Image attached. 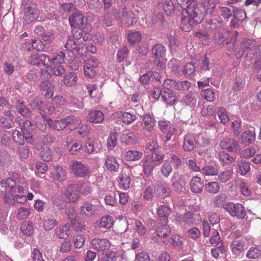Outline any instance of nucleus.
Wrapping results in <instances>:
<instances>
[{
    "label": "nucleus",
    "instance_id": "nucleus-55",
    "mask_svg": "<svg viewBox=\"0 0 261 261\" xmlns=\"http://www.w3.org/2000/svg\"><path fill=\"white\" fill-rule=\"evenodd\" d=\"M205 190L209 193L217 194L220 190L219 184L216 181L209 182L205 186Z\"/></svg>",
    "mask_w": 261,
    "mask_h": 261
},
{
    "label": "nucleus",
    "instance_id": "nucleus-9",
    "mask_svg": "<svg viewBox=\"0 0 261 261\" xmlns=\"http://www.w3.org/2000/svg\"><path fill=\"white\" fill-rule=\"evenodd\" d=\"M36 35L41 37L42 39L48 43H51L55 40L54 32L42 26L37 27L34 31Z\"/></svg>",
    "mask_w": 261,
    "mask_h": 261
},
{
    "label": "nucleus",
    "instance_id": "nucleus-53",
    "mask_svg": "<svg viewBox=\"0 0 261 261\" xmlns=\"http://www.w3.org/2000/svg\"><path fill=\"white\" fill-rule=\"evenodd\" d=\"M17 153L21 160L26 159L29 156V147L24 145H19L17 148Z\"/></svg>",
    "mask_w": 261,
    "mask_h": 261
},
{
    "label": "nucleus",
    "instance_id": "nucleus-1",
    "mask_svg": "<svg viewBox=\"0 0 261 261\" xmlns=\"http://www.w3.org/2000/svg\"><path fill=\"white\" fill-rule=\"evenodd\" d=\"M219 3L220 0H203L202 5L191 3L182 14L181 29L185 32L190 31L193 27L201 22L204 12L211 14Z\"/></svg>",
    "mask_w": 261,
    "mask_h": 261
},
{
    "label": "nucleus",
    "instance_id": "nucleus-63",
    "mask_svg": "<svg viewBox=\"0 0 261 261\" xmlns=\"http://www.w3.org/2000/svg\"><path fill=\"white\" fill-rule=\"evenodd\" d=\"M256 152L254 147H250L243 150L240 153L241 158L249 159Z\"/></svg>",
    "mask_w": 261,
    "mask_h": 261
},
{
    "label": "nucleus",
    "instance_id": "nucleus-11",
    "mask_svg": "<svg viewBox=\"0 0 261 261\" xmlns=\"http://www.w3.org/2000/svg\"><path fill=\"white\" fill-rule=\"evenodd\" d=\"M69 21L71 28L77 26H84L87 23V18L85 17L82 12L76 10L69 17Z\"/></svg>",
    "mask_w": 261,
    "mask_h": 261
},
{
    "label": "nucleus",
    "instance_id": "nucleus-54",
    "mask_svg": "<svg viewBox=\"0 0 261 261\" xmlns=\"http://www.w3.org/2000/svg\"><path fill=\"white\" fill-rule=\"evenodd\" d=\"M118 137V133L117 132L111 133L109 136L107 140L108 148L112 150L117 144V137Z\"/></svg>",
    "mask_w": 261,
    "mask_h": 261
},
{
    "label": "nucleus",
    "instance_id": "nucleus-25",
    "mask_svg": "<svg viewBox=\"0 0 261 261\" xmlns=\"http://www.w3.org/2000/svg\"><path fill=\"white\" fill-rule=\"evenodd\" d=\"M190 188L194 193H201L203 188V184L201 182V178L197 176L193 177L190 182Z\"/></svg>",
    "mask_w": 261,
    "mask_h": 261
},
{
    "label": "nucleus",
    "instance_id": "nucleus-42",
    "mask_svg": "<svg viewBox=\"0 0 261 261\" xmlns=\"http://www.w3.org/2000/svg\"><path fill=\"white\" fill-rule=\"evenodd\" d=\"M141 39L142 35L139 31H130L127 34V40L131 45L140 41Z\"/></svg>",
    "mask_w": 261,
    "mask_h": 261
},
{
    "label": "nucleus",
    "instance_id": "nucleus-20",
    "mask_svg": "<svg viewBox=\"0 0 261 261\" xmlns=\"http://www.w3.org/2000/svg\"><path fill=\"white\" fill-rule=\"evenodd\" d=\"M162 98L167 105L172 106L176 101V95L172 91L167 87H164Z\"/></svg>",
    "mask_w": 261,
    "mask_h": 261
},
{
    "label": "nucleus",
    "instance_id": "nucleus-22",
    "mask_svg": "<svg viewBox=\"0 0 261 261\" xmlns=\"http://www.w3.org/2000/svg\"><path fill=\"white\" fill-rule=\"evenodd\" d=\"M182 173H179L178 172H175L172 178L185 186L189 181L192 172L185 169L182 170Z\"/></svg>",
    "mask_w": 261,
    "mask_h": 261
},
{
    "label": "nucleus",
    "instance_id": "nucleus-51",
    "mask_svg": "<svg viewBox=\"0 0 261 261\" xmlns=\"http://www.w3.org/2000/svg\"><path fill=\"white\" fill-rule=\"evenodd\" d=\"M261 255V251L256 246L250 247L246 254V257L250 259L258 258Z\"/></svg>",
    "mask_w": 261,
    "mask_h": 261
},
{
    "label": "nucleus",
    "instance_id": "nucleus-10",
    "mask_svg": "<svg viewBox=\"0 0 261 261\" xmlns=\"http://www.w3.org/2000/svg\"><path fill=\"white\" fill-rule=\"evenodd\" d=\"M256 133L255 128L252 127L250 129L243 132L241 135L240 141L244 146H249L255 140Z\"/></svg>",
    "mask_w": 261,
    "mask_h": 261
},
{
    "label": "nucleus",
    "instance_id": "nucleus-18",
    "mask_svg": "<svg viewBox=\"0 0 261 261\" xmlns=\"http://www.w3.org/2000/svg\"><path fill=\"white\" fill-rule=\"evenodd\" d=\"M39 14V11L35 7H28L25 8L23 19L27 23L34 21Z\"/></svg>",
    "mask_w": 261,
    "mask_h": 261
},
{
    "label": "nucleus",
    "instance_id": "nucleus-44",
    "mask_svg": "<svg viewBox=\"0 0 261 261\" xmlns=\"http://www.w3.org/2000/svg\"><path fill=\"white\" fill-rule=\"evenodd\" d=\"M24 136L25 135L22 132L17 129L14 130L12 133V138L14 142L19 145H24Z\"/></svg>",
    "mask_w": 261,
    "mask_h": 261
},
{
    "label": "nucleus",
    "instance_id": "nucleus-24",
    "mask_svg": "<svg viewBox=\"0 0 261 261\" xmlns=\"http://www.w3.org/2000/svg\"><path fill=\"white\" fill-rule=\"evenodd\" d=\"M155 119L149 114H145L143 116L142 126L143 128L149 132H151L155 125Z\"/></svg>",
    "mask_w": 261,
    "mask_h": 261
},
{
    "label": "nucleus",
    "instance_id": "nucleus-33",
    "mask_svg": "<svg viewBox=\"0 0 261 261\" xmlns=\"http://www.w3.org/2000/svg\"><path fill=\"white\" fill-rule=\"evenodd\" d=\"M105 166L108 170L117 172L119 164L114 157L109 156L106 160Z\"/></svg>",
    "mask_w": 261,
    "mask_h": 261
},
{
    "label": "nucleus",
    "instance_id": "nucleus-64",
    "mask_svg": "<svg viewBox=\"0 0 261 261\" xmlns=\"http://www.w3.org/2000/svg\"><path fill=\"white\" fill-rule=\"evenodd\" d=\"M128 50L126 46L121 48L117 54V60L119 62H121L125 59L127 56Z\"/></svg>",
    "mask_w": 261,
    "mask_h": 261
},
{
    "label": "nucleus",
    "instance_id": "nucleus-28",
    "mask_svg": "<svg viewBox=\"0 0 261 261\" xmlns=\"http://www.w3.org/2000/svg\"><path fill=\"white\" fill-rule=\"evenodd\" d=\"M47 68L50 72L56 76H60L65 73V69L62 64L57 63L55 61H51V65Z\"/></svg>",
    "mask_w": 261,
    "mask_h": 261
},
{
    "label": "nucleus",
    "instance_id": "nucleus-40",
    "mask_svg": "<svg viewBox=\"0 0 261 261\" xmlns=\"http://www.w3.org/2000/svg\"><path fill=\"white\" fill-rule=\"evenodd\" d=\"M255 45L256 41L254 40L245 38L241 44V51L243 53L246 51L251 50L254 48Z\"/></svg>",
    "mask_w": 261,
    "mask_h": 261
},
{
    "label": "nucleus",
    "instance_id": "nucleus-23",
    "mask_svg": "<svg viewBox=\"0 0 261 261\" xmlns=\"http://www.w3.org/2000/svg\"><path fill=\"white\" fill-rule=\"evenodd\" d=\"M65 47L67 49V51L73 54L74 51L79 53L80 49L82 47V45L81 42H76L72 37L69 36L65 44Z\"/></svg>",
    "mask_w": 261,
    "mask_h": 261
},
{
    "label": "nucleus",
    "instance_id": "nucleus-45",
    "mask_svg": "<svg viewBox=\"0 0 261 261\" xmlns=\"http://www.w3.org/2000/svg\"><path fill=\"white\" fill-rule=\"evenodd\" d=\"M113 224V219L111 216L107 215L101 218L99 222V226L100 227L109 228H111Z\"/></svg>",
    "mask_w": 261,
    "mask_h": 261
},
{
    "label": "nucleus",
    "instance_id": "nucleus-14",
    "mask_svg": "<svg viewBox=\"0 0 261 261\" xmlns=\"http://www.w3.org/2000/svg\"><path fill=\"white\" fill-rule=\"evenodd\" d=\"M91 244L93 249L98 252L107 250L110 246L109 241L106 239H93L91 241Z\"/></svg>",
    "mask_w": 261,
    "mask_h": 261
},
{
    "label": "nucleus",
    "instance_id": "nucleus-5",
    "mask_svg": "<svg viewBox=\"0 0 261 261\" xmlns=\"http://www.w3.org/2000/svg\"><path fill=\"white\" fill-rule=\"evenodd\" d=\"M70 167L71 168L72 173L76 177H84L90 174L89 167L80 161H72Z\"/></svg>",
    "mask_w": 261,
    "mask_h": 261
},
{
    "label": "nucleus",
    "instance_id": "nucleus-3",
    "mask_svg": "<svg viewBox=\"0 0 261 261\" xmlns=\"http://www.w3.org/2000/svg\"><path fill=\"white\" fill-rule=\"evenodd\" d=\"M224 208L232 217H236L239 219H243L246 216V211L244 206L240 203L234 204L232 202H228L224 207Z\"/></svg>",
    "mask_w": 261,
    "mask_h": 261
},
{
    "label": "nucleus",
    "instance_id": "nucleus-19",
    "mask_svg": "<svg viewBox=\"0 0 261 261\" xmlns=\"http://www.w3.org/2000/svg\"><path fill=\"white\" fill-rule=\"evenodd\" d=\"M171 212V208L166 205H161L159 207L157 213L162 223H168V217Z\"/></svg>",
    "mask_w": 261,
    "mask_h": 261
},
{
    "label": "nucleus",
    "instance_id": "nucleus-47",
    "mask_svg": "<svg viewBox=\"0 0 261 261\" xmlns=\"http://www.w3.org/2000/svg\"><path fill=\"white\" fill-rule=\"evenodd\" d=\"M239 172L242 175H246L250 170L249 162L241 160L238 163Z\"/></svg>",
    "mask_w": 261,
    "mask_h": 261
},
{
    "label": "nucleus",
    "instance_id": "nucleus-56",
    "mask_svg": "<svg viewBox=\"0 0 261 261\" xmlns=\"http://www.w3.org/2000/svg\"><path fill=\"white\" fill-rule=\"evenodd\" d=\"M16 108L18 112L24 116L29 117L31 115V111L22 103L19 101H17Z\"/></svg>",
    "mask_w": 261,
    "mask_h": 261
},
{
    "label": "nucleus",
    "instance_id": "nucleus-8",
    "mask_svg": "<svg viewBox=\"0 0 261 261\" xmlns=\"http://www.w3.org/2000/svg\"><path fill=\"white\" fill-rule=\"evenodd\" d=\"M100 206L89 202H85L80 208V214L86 217H92L99 213Z\"/></svg>",
    "mask_w": 261,
    "mask_h": 261
},
{
    "label": "nucleus",
    "instance_id": "nucleus-57",
    "mask_svg": "<svg viewBox=\"0 0 261 261\" xmlns=\"http://www.w3.org/2000/svg\"><path fill=\"white\" fill-rule=\"evenodd\" d=\"M71 34H72V35L70 36L72 37L73 39H74L76 42H77V41L81 42V45H82V38L83 37L82 30L80 28L75 27L72 28Z\"/></svg>",
    "mask_w": 261,
    "mask_h": 261
},
{
    "label": "nucleus",
    "instance_id": "nucleus-36",
    "mask_svg": "<svg viewBox=\"0 0 261 261\" xmlns=\"http://www.w3.org/2000/svg\"><path fill=\"white\" fill-rule=\"evenodd\" d=\"M64 84L68 87L73 86L76 85L77 82V76L74 72L66 73L64 77Z\"/></svg>",
    "mask_w": 261,
    "mask_h": 261
},
{
    "label": "nucleus",
    "instance_id": "nucleus-49",
    "mask_svg": "<svg viewBox=\"0 0 261 261\" xmlns=\"http://www.w3.org/2000/svg\"><path fill=\"white\" fill-rule=\"evenodd\" d=\"M244 243L242 241L234 240L231 244V251L236 254H239L244 248Z\"/></svg>",
    "mask_w": 261,
    "mask_h": 261
},
{
    "label": "nucleus",
    "instance_id": "nucleus-35",
    "mask_svg": "<svg viewBox=\"0 0 261 261\" xmlns=\"http://www.w3.org/2000/svg\"><path fill=\"white\" fill-rule=\"evenodd\" d=\"M143 155V153L141 151L129 150L125 152L124 158L127 161H136L141 159Z\"/></svg>",
    "mask_w": 261,
    "mask_h": 261
},
{
    "label": "nucleus",
    "instance_id": "nucleus-38",
    "mask_svg": "<svg viewBox=\"0 0 261 261\" xmlns=\"http://www.w3.org/2000/svg\"><path fill=\"white\" fill-rule=\"evenodd\" d=\"M53 204L59 210L64 209L66 204V201L62 194H56L51 198Z\"/></svg>",
    "mask_w": 261,
    "mask_h": 261
},
{
    "label": "nucleus",
    "instance_id": "nucleus-62",
    "mask_svg": "<svg viewBox=\"0 0 261 261\" xmlns=\"http://www.w3.org/2000/svg\"><path fill=\"white\" fill-rule=\"evenodd\" d=\"M195 72V68L194 65L192 63H187L183 70V73L186 76H192L194 75Z\"/></svg>",
    "mask_w": 261,
    "mask_h": 261
},
{
    "label": "nucleus",
    "instance_id": "nucleus-61",
    "mask_svg": "<svg viewBox=\"0 0 261 261\" xmlns=\"http://www.w3.org/2000/svg\"><path fill=\"white\" fill-rule=\"evenodd\" d=\"M33 110H38L40 111H43L45 108V104L39 99H35L30 105Z\"/></svg>",
    "mask_w": 261,
    "mask_h": 261
},
{
    "label": "nucleus",
    "instance_id": "nucleus-48",
    "mask_svg": "<svg viewBox=\"0 0 261 261\" xmlns=\"http://www.w3.org/2000/svg\"><path fill=\"white\" fill-rule=\"evenodd\" d=\"M173 169L171 164L169 161H166L161 167V172L165 177L169 176Z\"/></svg>",
    "mask_w": 261,
    "mask_h": 261
},
{
    "label": "nucleus",
    "instance_id": "nucleus-30",
    "mask_svg": "<svg viewBox=\"0 0 261 261\" xmlns=\"http://www.w3.org/2000/svg\"><path fill=\"white\" fill-rule=\"evenodd\" d=\"M171 232L170 227L167 225V223H163L161 226H158L155 229V233L156 236L166 238Z\"/></svg>",
    "mask_w": 261,
    "mask_h": 261
},
{
    "label": "nucleus",
    "instance_id": "nucleus-46",
    "mask_svg": "<svg viewBox=\"0 0 261 261\" xmlns=\"http://www.w3.org/2000/svg\"><path fill=\"white\" fill-rule=\"evenodd\" d=\"M18 124L21 132L24 135H30L31 132L32 130V123L29 120H22L19 121Z\"/></svg>",
    "mask_w": 261,
    "mask_h": 261
},
{
    "label": "nucleus",
    "instance_id": "nucleus-39",
    "mask_svg": "<svg viewBox=\"0 0 261 261\" xmlns=\"http://www.w3.org/2000/svg\"><path fill=\"white\" fill-rule=\"evenodd\" d=\"M215 41L221 44L226 41L229 37V32L225 29L218 31L214 34Z\"/></svg>",
    "mask_w": 261,
    "mask_h": 261
},
{
    "label": "nucleus",
    "instance_id": "nucleus-16",
    "mask_svg": "<svg viewBox=\"0 0 261 261\" xmlns=\"http://www.w3.org/2000/svg\"><path fill=\"white\" fill-rule=\"evenodd\" d=\"M40 90L46 92L45 96L47 99L52 98L54 95L55 86L49 80H44L42 81L39 86Z\"/></svg>",
    "mask_w": 261,
    "mask_h": 261
},
{
    "label": "nucleus",
    "instance_id": "nucleus-60",
    "mask_svg": "<svg viewBox=\"0 0 261 261\" xmlns=\"http://www.w3.org/2000/svg\"><path fill=\"white\" fill-rule=\"evenodd\" d=\"M218 157L219 160L223 163L228 164L234 161V159L230 156L228 153L222 151L219 153Z\"/></svg>",
    "mask_w": 261,
    "mask_h": 261
},
{
    "label": "nucleus",
    "instance_id": "nucleus-50",
    "mask_svg": "<svg viewBox=\"0 0 261 261\" xmlns=\"http://www.w3.org/2000/svg\"><path fill=\"white\" fill-rule=\"evenodd\" d=\"M226 202V196L225 194L221 193L216 196L213 201L214 206L216 207L224 206Z\"/></svg>",
    "mask_w": 261,
    "mask_h": 261
},
{
    "label": "nucleus",
    "instance_id": "nucleus-2",
    "mask_svg": "<svg viewBox=\"0 0 261 261\" xmlns=\"http://www.w3.org/2000/svg\"><path fill=\"white\" fill-rule=\"evenodd\" d=\"M47 124L49 127L56 130L60 131L65 128L67 126L72 125L75 127L77 124V121L74 116H68L65 118L55 121L48 118Z\"/></svg>",
    "mask_w": 261,
    "mask_h": 261
},
{
    "label": "nucleus",
    "instance_id": "nucleus-17",
    "mask_svg": "<svg viewBox=\"0 0 261 261\" xmlns=\"http://www.w3.org/2000/svg\"><path fill=\"white\" fill-rule=\"evenodd\" d=\"M72 54L68 52V51L61 50L53 59L52 61H55L56 63L62 64L71 63L72 62Z\"/></svg>",
    "mask_w": 261,
    "mask_h": 261
},
{
    "label": "nucleus",
    "instance_id": "nucleus-32",
    "mask_svg": "<svg viewBox=\"0 0 261 261\" xmlns=\"http://www.w3.org/2000/svg\"><path fill=\"white\" fill-rule=\"evenodd\" d=\"M54 213L55 216H54L52 214H48L46 217L47 219L44 221V229L47 231L51 230L58 224V222L55 218V217L57 216L56 213Z\"/></svg>",
    "mask_w": 261,
    "mask_h": 261
},
{
    "label": "nucleus",
    "instance_id": "nucleus-15",
    "mask_svg": "<svg viewBox=\"0 0 261 261\" xmlns=\"http://www.w3.org/2000/svg\"><path fill=\"white\" fill-rule=\"evenodd\" d=\"M122 19V21L127 27L133 25L137 22L135 14L133 11L127 10L125 7L123 8Z\"/></svg>",
    "mask_w": 261,
    "mask_h": 261
},
{
    "label": "nucleus",
    "instance_id": "nucleus-43",
    "mask_svg": "<svg viewBox=\"0 0 261 261\" xmlns=\"http://www.w3.org/2000/svg\"><path fill=\"white\" fill-rule=\"evenodd\" d=\"M163 7L165 14L168 16L172 15L176 9L172 0H165Z\"/></svg>",
    "mask_w": 261,
    "mask_h": 261
},
{
    "label": "nucleus",
    "instance_id": "nucleus-34",
    "mask_svg": "<svg viewBox=\"0 0 261 261\" xmlns=\"http://www.w3.org/2000/svg\"><path fill=\"white\" fill-rule=\"evenodd\" d=\"M170 188L167 187L166 185L161 184L158 185L155 193L159 197L161 198H165L169 196L170 194Z\"/></svg>",
    "mask_w": 261,
    "mask_h": 261
},
{
    "label": "nucleus",
    "instance_id": "nucleus-21",
    "mask_svg": "<svg viewBox=\"0 0 261 261\" xmlns=\"http://www.w3.org/2000/svg\"><path fill=\"white\" fill-rule=\"evenodd\" d=\"M54 170L50 173V177L53 180L59 181H63L66 178V173L65 171L59 165L54 166Z\"/></svg>",
    "mask_w": 261,
    "mask_h": 261
},
{
    "label": "nucleus",
    "instance_id": "nucleus-52",
    "mask_svg": "<svg viewBox=\"0 0 261 261\" xmlns=\"http://www.w3.org/2000/svg\"><path fill=\"white\" fill-rule=\"evenodd\" d=\"M137 119L135 114L130 113L129 112H124L121 115V120L125 124L128 125L131 124Z\"/></svg>",
    "mask_w": 261,
    "mask_h": 261
},
{
    "label": "nucleus",
    "instance_id": "nucleus-4",
    "mask_svg": "<svg viewBox=\"0 0 261 261\" xmlns=\"http://www.w3.org/2000/svg\"><path fill=\"white\" fill-rule=\"evenodd\" d=\"M81 191V190L79 185L71 184L67 186L64 193L69 202L74 203L80 197Z\"/></svg>",
    "mask_w": 261,
    "mask_h": 261
},
{
    "label": "nucleus",
    "instance_id": "nucleus-27",
    "mask_svg": "<svg viewBox=\"0 0 261 261\" xmlns=\"http://www.w3.org/2000/svg\"><path fill=\"white\" fill-rule=\"evenodd\" d=\"M88 119L92 123H100L104 119V114L99 110L91 111L88 114Z\"/></svg>",
    "mask_w": 261,
    "mask_h": 261
},
{
    "label": "nucleus",
    "instance_id": "nucleus-7",
    "mask_svg": "<svg viewBox=\"0 0 261 261\" xmlns=\"http://www.w3.org/2000/svg\"><path fill=\"white\" fill-rule=\"evenodd\" d=\"M163 86L167 87L170 89L173 88L178 91H185L189 89L191 87V83L188 81L176 82L173 79H168L164 80Z\"/></svg>",
    "mask_w": 261,
    "mask_h": 261
},
{
    "label": "nucleus",
    "instance_id": "nucleus-37",
    "mask_svg": "<svg viewBox=\"0 0 261 261\" xmlns=\"http://www.w3.org/2000/svg\"><path fill=\"white\" fill-rule=\"evenodd\" d=\"M48 119L41 113L39 115H36L35 118L36 127L41 131H44L46 128Z\"/></svg>",
    "mask_w": 261,
    "mask_h": 261
},
{
    "label": "nucleus",
    "instance_id": "nucleus-41",
    "mask_svg": "<svg viewBox=\"0 0 261 261\" xmlns=\"http://www.w3.org/2000/svg\"><path fill=\"white\" fill-rule=\"evenodd\" d=\"M120 139L122 142L126 144H136L138 142L137 138L132 132L122 134Z\"/></svg>",
    "mask_w": 261,
    "mask_h": 261
},
{
    "label": "nucleus",
    "instance_id": "nucleus-13",
    "mask_svg": "<svg viewBox=\"0 0 261 261\" xmlns=\"http://www.w3.org/2000/svg\"><path fill=\"white\" fill-rule=\"evenodd\" d=\"M119 187L121 189L126 190L130 187L131 181L130 174L127 168L123 169L118 177Z\"/></svg>",
    "mask_w": 261,
    "mask_h": 261
},
{
    "label": "nucleus",
    "instance_id": "nucleus-26",
    "mask_svg": "<svg viewBox=\"0 0 261 261\" xmlns=\"http://www.w3.org/2000/svg\"><path fill=\"white\" fill-rule=\"evenodd\" d=\"M46 59L49 61V57L45 54H36L32 55L29 59V62L31 64L36 66H39L41 64L45 65V62Z\"/></svg>",
    "mask_w": 261,
    "mask_h": 261
},
{
    "label": "nucleus",
    "instance_id": "nucleus-31",
    "mask_svg": "<svg viewBox=\"0 0 261 261\" xmlns=\"http://www.w3.org/2000/svg\"><path fill=\"white\" fill-rule=\"evenodd\" d=\"M195 138L191 134H187L184 136L182 147L185 151H191L194 147Z\"/></svg>",
    "mask_w": 261,
    "mask_h": 261
},
{
    "label": "nucleus",
    "instance_id": "nucleus-29",
    "mask_svg": "<svg viewBox=\"0 0 261 261\" xmlns=\"http://www.w3.org/2000/svg\"><path fill=\"white\" fill-rule=\"evenodd\" d=\"M166 51V48L162 44L156 43L151 49L152 54L154 58L160 59L164 57Z\"/></svg>",
    "mask_w": 261,
    "mask_h": 261
},
{
    "label": "nucleus",
    "instance_id": "nucleus-58",
    "mask_svg": "<svg viewBox=\"0 0 261 261\" xmlns=\"http://www.w3.org/2000/svg\"><path fill=\"white\" fill-rule=\"evenodd\" d=\"M20 230L24 234L27 236H31L33 233L32 223L29 222L23 223L20 226Z\"/></svg>",
    "mask_w": 261,
    "mask_h": 261
},
{
    "label": "nucleus",
    "instance_id": "nucleus-6",
    "mask_svg": "<svg viewBox=\"0 0 261 261\" xmlns=\"http://www.w3.org/2000/svg\"><path fill=\"white\" fill-rule=\"evenodd\" d=\"M219 146L222 149L226 150L229 152L238 153L241 150L238 141L233 138L223 139L220 141Z\"/></svg>",
    "mask_w": 261,
    "mask_h": 261
},
{
    "label": "nucleus",
    "instance_id": "nucleus-12",
    "mask_svg": "<svg viewBox=\"0 0 261 261\" xmlns=\"http://www.w3.org/2000/svg\"><path fill=\"white\" fill-rule=\"evenodd\" d=\"M143 167V172L146 177H150L153 174V171L155 166L159 164L154 163L150 155H147L141 162Z\"/></svg>",
    "mask_w": 261,
    "mask_h": 261
},
{
    "label": "nucleus",
    "instance_id": "nucleus-59",
    "mask_svg": "<svg viewBox=\"0 0 261 261\" xmlns=\"http://www.w3.org/2000/svg\"><path fill=\"white\" fill-rule=\"evenodd\" d=\"M215 107L213 105H209L203 107L201 113L203 117H207L213 115L215 113Z\"/></svg>",
    "mask_w": 261,
    "mask_h": 261
}]
</instances>
